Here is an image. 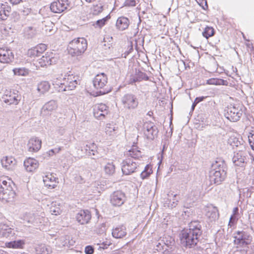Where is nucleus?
Returning a JSON list of instances; mask_svg holds the SVG:
<instances>
[{"instance_id": "f257e3e1", "label": "nucleus", "mask_w": 254, "mask_h": 254, "mask_svg": "<svg viewBox=\"0 0 254 254\" xmlns=\"http://www.w3.org/2000/svg\"><path fill=\"white\" fill-rule=\"evenodd\" d=\"M188 227L189 228L184 229L181 231L180 239L183 247L191 248L198 243L202 234V227L198 220L191 221Z\"/></svg>"}, {"instance_id": "f03ea898", "label": "nucleus", "mask_w": 254, "mask_h": 254, "mask_svg": "<svg viewBox=\"0 0 254 254\" xmlns=\"http://www.w3.org/2000/svg\"><path fill=\"white\" fill-rule=\"evenodd\" d=\"M227 167L223 160L215 161L213 162L209 171V179L211 184L218 185L223 182L227 174Z\"/></svg>"}, {"instance_id": "7ed1b4c3", "label": "nucleus", "mask_w": 254, "mask_h": 254, "mask_svg": "<svg viewBox=\"0 0 254 254\" xmlns=\"http://www.w3.org/2000/svg\"><path fill=\"white\" fill-rule=\"evenodd\" d=\"M108 77L104 73L97 74L93 78V84L94 88L98 90L99 95H104L109 93L111 89L108 87Z\"/></svg>"}, {"instance_id": "20e7f679", "label": "nucleus", "mask_w": 254, "mask_h": 254, "mask_svg": "<svg viewBox=\"0 0 254 254\" xmlns=\"http://www.w3.org/2000/svg\"><path fill=\"white\" fill-rule=\"evenodd\" d=\"M242 115V106L239 105H230L224 110L225 117L231 122H235L239 121Z\"/></svg>"}, {"instance_id": "39448f33", "label": "nucleus", "mask_w": 254, "mask_h": 254, "mask_svg": "<svg viewBox=\"0 0 254 254\" xmlns=\"http://www.w3.org/2000/svg\"><path fill=\"white\" fill-rule=\"evenodd\" d=\"M234 235V243L235 245L243 247L250 244L252 242V237L247 232L238 231Z\"/></svg>"}, {"instance_id": "423d86ee", "label": "nucleus", "mask_w": 254, "mask_h": 254, "mask_svg": "<svg viewBox=\"0 0 254 254\" xmlns=\"http://www.w3.org/2000/svg\"><path fill=\"white\" fill-rule=\"evenodd\" d=\"M122 102L124 108L128 110H134L138 105L136 96L130 93L125 94L122 98Z\"/></svg>"}, {"instance_id": "0eeeda50", "label": "nucleus", "mask_w": 254, "mask_h": 254, "mask_svg": "<svg viewBox=\"0 0 254 254\" xmlns=\"http://www.w3.org/2000/svg\"><path fill=\"white\" fill-rule=\"evenodd\" d=\"M144 134L148 139L153 140L157 136L158 129L151 122H146L143 125Z\"/></svg>"}, {"instance_id": "6e6552de", "label": "nucleus", "mask_w": 254, "mask_h": 254, "mask_svg": "<svg viewBox=\"0 0 254 254\" xmlns=\"http://www.w3.org/2000/svg\"><path fill=\"white\" fill-rule=\"evenodd\" d=\"M248 159L247 152L240 150L238 152L234 153L232 160L235 165L244 167L247 164Z\"/></svg>"}, {"instance_id": "1a4fd4ad", "label": "nucleus", "mask_w": 254, "mask_h": 254, "mask_svg": "<svg viewBox=\"0 0 254 254\" xmlns=\"http://www.w3.org/2000/svg\"><path fill=\"white\" fill-rule=\"evenodd\" d=\"M138 166L137 163L133 162L132 160L127 159L122 162V170L123 174L129 175L135 171Z\"/></svg>"}, {"instance_id": "9d476101", "label": "nucleus", "mask_w": 254, "mask_h": 254, "mask_svg": "<svg viewBox=\"0 0 254 254\" xmlns=\"http://www.w3.org/2000/svg\"><path fill=\"white\" fill-rule=\"evenodd\" d=\"M3 101L8 105H17L21 100L20 96L14 91H7L2 97Z\"/></svg>"}, {"instance_id": "9b49d317", "label": "nucleus", "mask_w": 254, "mask_h": 254, "mask_svg": "<svg viewBox=\"0 0 254 254\" xmlns=\"http://www.w3.org/2000/svg\"><path fill=\"white\" fill-rule=\"evenodd\" d=\"M125 200V194L121 190L115 191L110 196V202L114 206H121L124 204Z\"/></svg>"}, {"instance_id": "f8f14e48", "label": "nucleus", "mask_w": 254, "mask_h": 254, "mask_svg": "<svg viewBox=\"0 0 254 254\" xmlns=\"http://www.w3.org/2000/svg\"><path fill=\"white\" fill-rule=\"evenodd\" d=\"M67 0H57L51 4L50 9L54 13H60L67 8Z\"/></svg>"}, {"instance_id": "ddd939ff", "label": "nucleus", "mask_w": 254, "mask_h": 254, "mask_svg": "<svg viewBox=\"0 0 254 254\" xmlns=\"http://www.w3.org/2000/svg\"><path fill=\"white\" fill-rule=\"evenodd\" d=\"M108 113V107L104 104H99L94 107L93 114L96 118L101 119V118H104Z\"/></svg>"}, {"instance_id": "4468645a", "label": "nucleus", "mask_w": 254, "mask_h": 254, "mask_svg": "<svg viewBox=\"0 0 254 254\" xmlns=\"http://www.w3.org/2000/svg\"><path fill=\"white\" fill-rule=\"evenodd\" d=\"M91 218L90 212L88 210H81L76 216V220L82 225L88 223Z\"/></svg>"}, {"instance_id": "2eb2a0df", "label": "nucleus", "mask_w": 254, "mask_h": 254, "mask_svg": "<svg viewBox=\"0 0 254 254\" xmlns=\"http://www.w3.org/2000/svg\"><path fill=\"white\" fill-rule=\"evenodd\" d=\"M14 59V55L10 49H0V62L8 63Z\"/></svg>"}, {"instance_id": "dca6fc26", "label": "nucleus", "mask_w": 254, "mask_h": 254, "mask_svg": "<svg viewBox=\"0 0 254 254\" xmlns=\"http://www.w3.org/2000/svg\"><path fill=\"white\" fill-rule=\"evenodd\" d=\"M56 61L57 59L53 57L52 53L49 55L46 54L45 56H43L38 60V63L39 66L45 67L55 64Z\"/></svg>"}, {"instance_id": "f3484780", "label": "nucleus", "mask_w": 254, "mask_h": 254, "mask_svg": "<svg viewBox=\"0 0 254 254\" xmlns=\"http://www.w3.org/2000/svg\"><path fill=\"white\" fill-rule=\"evenodd\" d=\"M85 152L88 156H91L92 159H96V158H98L99 156H97L98 153L97 151V146L96 144L94 143H89L86 144L84 147Z\"/></svg>"}, {"instance_id": "a211bd4d", "label": "nucleus", "mask_w": 254, "mask_h": 254, "mask_svg": "<svg viewBox=\"0 0 254 254\" xmlns=\"http://www.w3.org/2000/svg\"><path fill=\"white\" fill-rule=\"evenodd\" d=\"M27 147L29 152H37L41 147V141L37 137H32L29 140Z\"/></svg>"}, {"instance_id": "6ab92c4d", "label": "nucleus", "mask_w": 254, "mask_h": 254, "mask_svg": "<svg viewBox=\"0 0 254 254\" xmlns=\"http://www.w3.org/2000/svg\"><path fill=\"white\" fill-rule=\"evenodd\" d=\"M16 193L13 187H9L7 190L0 194V199L6 202L12 201Z\"/></svg>"}, {"instance_id": "aec40b11", "label": "nucleus", "mask_w": 254, "mask_h": 254, "mask_svg": "<svg viewBox=\"0 0 254 254\" xmlns=\"http://www.w3.org/2000/svg\"><path fill=\"white\" fill-rule=\"evenodd\" d=\"M24 166L27 172H32L35 170L39 166L38 161L32 158H29L24 162Z\"/></svg>"}, {"instance_id": "412c9836", "label": "nucleus", "mask_w": 254, "mask_h": 254, "mask_svg": "<svg viewBox=\"0 0 254 254\" xmlns=\"http://www.w3.org/2000/svg\"><path fill=\"white\" fill-rule=\"evenodd\" d=\"M1 163L2 167L7 170H12L16 163L15 159L10 156H6L1 160Z\"/></svg>"}, {"instance_id": "4be33fe9", "label": "nucleus", "mask_w": 254, "mask_h": 254, "mask_svg": "<svg viewBox=\"0 0 254 254\" xmlns=\"http://www.w3.org/2000/svg\"><path fill=\"white\" fill-rule=\"evenodd\" d=\"M87 48V42L84 38L75 39L69 43L68 48Z\"/></svg>"}, {"instance_id": "5701e85b", "label": "nucleus", "mask_w": 254, "mask_h": 254, "mask_svg": "<svg viewBox=\"0 0 254 254\" xmlns=\"http://www.w3.org/2000/svg\"><path fill=\"white\" fill-rule=\"evenodd\" d=\"M57 178L52 174H49L43 179L45 185L49 189H54L57 186Z\"/></svg>"}, {"instance_id": "b1692460", "label": "nucleus", "mask_w": 254, "mask_h": 254, "mask_svg": "<svg viewBox=\"0 0 254 254\" xmlns=\"http://www.w3.org/2000/svg\"><path fill=\"white\" fill-rule=\"evenodd\" d=\"M112 234L115 238H122L127 235L126 228L123 225L119 226L113 229Z\"/></svg>"}, {"instance_id": "393cba45", "label": "nucleus", "mask_w": 254, "mask_h": 254, "mask_svg": "<svg viewBox=\"0 0 254 254\" xmlns=\"http://www.w3.org/2000/svg\"><path fill=\"white\" fill-rule=\"evenodd\" d=\"M14 234V231L8 225L1 223L0 224V235L5 238L12 237Z\"/></svg>"}, {"instance_id": "a878e982", "label": "nucleus", "mask_w": 254, "mask_h": 254, "mask_svg": "<svg viewBox=\"0 0 254 254\" xmlns=\"http://www.w3.org/2000/svg\"><path fill=\"white\" fill-rule=\"evenodd\" d=\"M148 77L146 74V73L137 70L135 69V73L134 75H133L131 76L130 78V81L131 83H135L136 82H139L141 81L142 80H148Z\"/></svg>"}, {"instance_id": "bb28decb", "label": "nucleus", "mask_w": 254, "mask_h": 254, "mask_svg": "<svg viewBox=\"0 0 254 254\" xmlns=\"http://www.w3.org/2000/svg\"><path fill=\"white\" fill-rule=\"evenodd\" d=\"M68 74L65 75L62 81L57 80L55 82V84L59 86L58 90L59 92L67 91V86H68Z\"/></svg>"}, {"instance_id": "cd10ccee", "label": "nucleus", "mask_w": 254, "mask_h": 254, "mask_svg": "<svg viewBox=\"0 0 254 254\" xmlns=\"http://www.w3.org/2000/svg\"><path fill=\"white\" fill-rule=\"evenodd\" d=\"M206 216L210 219L211 221H215L219 217L218 210L215 207H208Z\"/></svg>"}, {"instance_id": "c85d7f7f", "label": "nucleus", "mask_w": 254, "mask_h": 254, "mask_svg": "<svg viewBox=\"0 0 254 254\" xmlns=\"http://www.w3.org/2000/svg\"><path fill=\"white\" fill-rule=\"evenodd\" d=\"M116 26L120 30H124L127 28L129 25V20L125 17L118 18L116 22Z\"/></svg>"}, {"instance_id": "c756f323", "label": "nucleus", "mask_w": 254, "mask_h": 254, "mask_svg": "<svg viewBox=\"0 0 254 254\" xmlns=\"http://www.w3.org/2000/svg\"><path fill=\"white\" fill-rule=\"evenodd\" d=\"M35 251L37 254H50L52 252L51 247L45 244L37 245L35 248Z\"/></svg>"}, {"instance_id": "7c9ffc66", "label": "nucleus", "mask_w": 254, "mask_h": 254, "mask_svg": "<svg viewBox=\"0 0 254 254\" xmlns=\"http://www.w3.org/2000/svg\"><path fill=\"white\" fill-rule=\"evenodd\" d=\"M78 78L73 76L72 74H68V86H67V90L71 91L74 90L78 84H79V80H77Z\"/></svg>"}, {"instance_id": "2f4dec72", "label": "nucleus", "mask_w": 254, "mask_h": 254, "mask_svg": "<svg viewBox=\"0 0 254 254\" xmlns=\"http://www.w3.org/2000/svg\"><path fill=\"white\" fill-rule=\"evenodd\" d=\"M10 8L6 4L1 3L0 6V19L2 20L6 19L9 16Z\"/></svg>"}, {"instance_id": "473e14b6", "label": "nucleus", "mask_w": 254, "mask_h": 254, "mask_svg": "<svg viewBox=\"0 0 254 254\" xmlns=\"http://www.w3.org/2000/svg\"><path fill=\"white\" fill-rule=\"evenodd\" d=\"M50 88V84L48 81H43L39 83L37 85L38 91L42 94L48 92Z\"/></svg>"}, {"instance_id": "72a5a7b5", "label": "nucleus", "mask_w": 254, "mask_h": 254, "mask_svg": "<svg viewBox=\"0 0 254 254\" xmlns=\"http://www.w3.org/2000/svg\"><path fill=\"white\" fill-rule=\"evenodd\" d=\"M127 157H130L134 159H137L141 157V152L138 150L136 147H133L129 150L126 154Z\"/></svg>"}, {"instance_id": "f704fd0d", "label": "nucleus", "mask_w": 254, "mask_h": 254, "mask_svg": "<svg viewBox=\"0 0 254 254\" xmlns=\"http://www.w3.org/2000/svg\"><path fill=\"white\" fill-rule=\"evenodd\" d=\"M57 107V104L56 101L52 100L46 103L42 108V111H52Z\"/></svg>"}, {"instance_id": "c9c22d12", "label": "nucleus", "mask_w": 254, "mask_h": 254, "mask_svg": "<svg viewBox=\"0 0 254 254\" xmlns=\"http://www.w3.org/2000/svg\"><path fill=\"white\" fill-rule=\"evenodd\" d=\"M61 245L63 247H70L73 246L74 242L72 240L70 239V237L68 236H64L61 237L60 238Z\"/></svg>"}, {"instance_id": "e433bc0d", "label": "nucleus", "mask_w": 254, "mask_h": 254, "mask_svg": "<svg viewBox=\"0 0 254 254\" xmlns=\"http://www.w3.org/2000/svg\"><path fill=\"white\" fill-rule=\"evenodd\" d=\"M12 71L14 75L24 76L28 75L30 71L29 69L25 67L15 68Z\"/></svg>"}, {"instance_id": "4c0bfd02", "label": "nucleus", "mask_w": 254, "mask_h": 254, "mask_svg": "<svg viewBox=\"0 0 254 254\" xmlns=\"http://www.w3.org/2000/svg\"><path fill=\"white\" fill-rule=\"evenodd\" d=\"M14 187L12 182H7L5 180H0V194L7 190L9 187Z\"/></svg>"}, {"instance_id": "58836bf2", "label": "nucleus", "mask_w": 254, "mask_h": 254, "mask_svg": "<svg viewBox=\"0 0 254 254\" xmlns=\"http://www.w3.org/2000/svg\"><path fill=\"white\" fill-rule=\"evenodd\" d=\"M37 33L35 28L32 27H28L24 30V36L27 39H30L34 37Z\"/></svg>"}, {"instance_id": "ea45409f", "label": "nucleus", "mask_w": 254, "mask_h": 254, "mask_svg": "<svg viewBox=\"0 0 254 254\" xmlns=\"http://www.w3.org/2000/svg\"><path fill=\"white\" fill-rule=\"evenodd\" d=\"M50 211L52 214L58 215L61 214L62 210L56 202H53L50 207Z\"/></svg>"}, {"instance_id": "a19ab883", "label": "nucleus", "mask_w": 254, "mask_h": 254, "mask_svg": "<svg viewBox=\"0 0 254 254\" xmlns=\"http://www.w3.org/2000/svg\"><path fill=\"white\" fill-rule=\"evenodd\" d=\"M104 171L106 175H113L115 172V165L113 163H108L104 167Z\"/></svg>"}, {"instance_id": "79ce46f5", "label": "nucleus", "mask_w": 254, "mask_h": 254, "mask_svg": "<svg viewBox=\"0 0 254 254\" xmlns=\"http://www.w3.org/2000/svg\"><path fill=\"white\" fill-rule=\"evenodd\" d=\"M110 18L111 16L110 14H109L105 17L96 21V23L93 24V26H94V27L95 28L99 27L100 28H101L106 24L107 22L109 20V19Z\"/></svg>"}, {"instance_id": "37998d69", "label": "nucleus", "mask_w": 254, "mask_h": 254, "mask_svg": "<svg viewBox=\"0 0 254 254\" xmlns=\"http://www.w3.org/2000/svg\"><path fill=\"white\" fill-rule=\"evenodd\" d=\"M44 49H40V50H38V49H28L27 55L30 57H38L40 53L44 51Z\"/></svg>"}, {"instance_id": "c03bdc74", "label": "nucleus", "mask_w": 254, "mask_h": 254, "mask_svg": "<svg viewBox=\"0 0 254 254\" xmlns=\"http://www.w3.org/2000/svg\"><path fill=\"white\" fill-rule=\"evenodd\" d=\"M215 33V30L213 27L210 26H206L203 32L202 35L204 37L208 39L209 37L212 36Z\"/></svg>"}, {"instance_id": "a18cd8bd", "label": "nucleus", "mask_w": 254, "mask_h": 254, "mask_svg": "<svg viewBox=\"0 0 254 254\" xmlns=\"http://www.w3.org/2000/svg\"><path fill=\"white\" fill-rule=\"evenodd\" d=\"M86 49H67L68 53L72 57H76L81 55Z\"/></svg>"}, {"instance_id": "49530a36", "label": "nucleus", "mask_w": 254, "mask_h": 254, "mask_svg": "<svg viewBox=\"0 0 254 254\" xmlns=\"http://www.w3.org/2000/svg\"><path fill=\"white\" fill-rule=\"evenodd\" d=\"M24 244V242L22 240H18L10 242L7 243V247L12 248H20Z\"/></svg>"}, {"instance_id": "de8ad7c7", "label": "nucleus", "mask_w": 254, "mask_h": 254, "mask_svg": "<svg viewBox=\"0 0 254 254\" xmlns=\"http://www.w3.org/2000/svg\"><path fill=\"white\" fill-rule=\"evenodd\" d=\"M225 81L222 79L211 78L207 80V83L213 85H224Z\"/></svg>"}, {"instance_id": "09e8293b", "label": "nucleus", "mask_w": 254, "mask_h": 254, "mask_svg": "<svg viewBox=\"0 0 254 254\" xmlns=\"http://www.w3.org/2000/svg\"><path fill=\"white\" fill-rule=\"evenodd\" d=\"M229 143L233 147H238L241 144V142L235 137H231L229 139Z\"/></svg>"}, {"instance_id": "8fccbe9b", "label": "nucleus", "mask_w": 254, "mask_h": 254, "mask_svg": "<svg viewBox=\"0 0 254 254\" xmlns=\"http://www.w3.org/2000/svg\"><path fill=\"white\" fill-rule=\"evenodd\" d=\"M103 10V6H99L96 5L94 6L93 8V14L94 15H98L99 13L102 12Z\"/></svg>"}, {"instance_id": "3c124183", "label": "nucleus", "mask_w": 254, "mask_h": 254, "mask_svg": "<svg viewBox=\"0 0 254 254\" xmlns=\"http://www.w3.org/2000/svg\"><path fill=\"white\" fill-rule=\"evenodd\" d=\"M249 142L252 147V149L254 150V131L251 132L248 136Z\"/></svg>"}, {"instance_id": "603ef678", "label": "nucleus", "mask_w": 254, "mask_h": 254, "mask_svg": "<svg viewBox=\"0 0 254 254\" xmlns=\"http://www.w3.org/2000/svg\"><path fill=\"white\" fill-rule=\"evenodd\" d=\"M218 68V64L215 61H211L209 64V69L210 72H213L216 71Z\"/></svg>"}, {"instance_id": "864d4df0", "label": "nucleus", "mask_w": 254, "mask_h": 254, "mask_svg": "<svg viewBox=\"0 0 254 254\" xmlns=\"http://www.w3.org/2000/svg\"><path fill=\"white\" fill-rule=\"evenodd\" d=\"M136 0H126L124 2L125 6H135L136 4Z\"/></svg>"}, {"instance_id": "5fc2aeb1", "label": "nucleus", "mask_w": 254, "mask_h": 254, "mask_svg": "<svg viewBox=\"0 0 254 254\" xmlns=\"http://www.w3.org/2000/svg\"><path fill=\"white\" fill-rule=\"evenodd\" d=\"M187 65L186 63L183 61H181L178 63V68L179 70L183 71L187 69Z\"/></svg>"}, {"instance_id": "6e6d98bb", "label": "nucleus", "mask_w": 254, "mask_h": 254, "mask_svg": "<svg viewBox=\"0 0 254 254\" xmlns=\"http://www.w3.org/2000/svg\"><path fill=\"white\" fill-rule=\"evenodd\" d=\"M94 252V248L91 246H87L85 248V253L86 254H93Z\"/></svg>"}, {"instance_id": "4d7b16f0", "label": "nucleus", "mask_w": 254, "mask_h": 254, "mask_svg": "<svg viewBox=\"0 0 254 254\" xmlns=\"http://www.w3.org/2000/svg\"><path fill=\"white\" fill-rule=\"evenodd\" d=\"M61 150V148H55L50 150L47 153L49 154V156H53L56 153H58Z\"/></svg>"}, {"instance_id": "13d9d810", "label": "nucleus", "mask_w": 254, "mask_h": 254, "mask_svg": "<svg viewBox=\"0 0 254 254\" xmlns=\"http://www.w3.org/2000/svg\"><path fill=\"white\" fill-rule=\"evenodd\" d=\"M133 49H129L128 50H127L124 52V53H122L121 55V57L126 58L132 52Z\"/></svg>"}, {"instance_id": "bf43d9fd", "label": "nucleus", "mask_w": 254, "mask_h": 254, "mask_svg": "<svg viewBox=\"0 0 254 254\" xmlns=\"http://www.w3.org/2000/svg\"><path fill=\"white\" fill-rule=\"evenodd\" d=\"M133 49H129L128 50H127L124 52V53H122L121 55V57L126 58L132 52Z\"/></svg>"}, {"instance_id": "052dcab7", "label": "nucleus", "mask_w": 254, "mask_h": 254, "mask_svg": "<svg viewBox=\"0 0 254 254\" xmlns=\"http://www.w3.org/2000/svg\"><path fill=\"white\" fill-rule=\"evenodd\" d=\"M206 98H207V96H201V97H196L195 99L194 102H195V103H196L197 104L198 103L203 101Z\"/></svg>"}, {"instance_id": "680f3d73", "label": "nucleus", "mask_w": 254, "mask_h": 254, "mask_svg": "<svg viewBox=\"0 0 254 254\" xmlns=\"http://www.w3.org/2000/svg\"><path fill=\"white\" fill-rule=\"evenodd\" d=\"M143 171L146 173H148L149 174L152 173V169L149 165H147Z\"/></svg>"}, {"instance_id": "e2e57ef3", "label": "nucleus", "mask_w": 254, "mask_h": 254, "mask_svg": "<svg viewBox=\"0 0 254 254\" xmlns=\"http://www.w3.org/2000/svg\"><path fill=\"white\" fill-rule=\"evenodd\" d=\"M150 174H149L148 173H146L145 172L142 171L140 174V177L142 179L144 180L145 179H146L148 178Z\"/></svg>"}, {"instance_id": "0e129e2a", "label": "nucleus", "mask_w": 254, "mask_h": 254, "mask_svg": "<svg viewBox=\"0 0 254 254\" xmlns=\"http://www.w3.org/2000/svg\"><path fill=\"white\" fill-rule=\"evenodd\" d=\"M199 5L204 10L208 8V5L206 0L204 2H202L200 4H199Z\"/></svg>"}, {"instance_id": "69168bd1", "label": "nucleus", "mask_w": 254, "mask_h": 254, "mask_svg": "<svg viewBox=\"0 0 254 254\" xmlns=\"http://www.w3.org/2000/svg\"><path fill=\"white\" fill-rule=\"evenodd\" d=\"M239 214V209L238 207L234 208L233 210V215L237 216Z\"/></svg>"}, {"instance_id": "338daca9", "label": "nucleus", "mask_w": 254, "mask_h": 254, "mask_svg": "<svg viewBox=\"0 0 254 254\" xmlns=\"http://www.w3.org/2000/svg\"><path fill=\"white\" fill-rule=\"evenodd\" d=\"M12 4H17L20 3L22 0H9Z\"/></svg>"}, {"instance_id": "774afa93", "label": "nucleus", "mask_w": 254, "mask_h": 254, "mask_svg": "<svg viewBox=\"0 0 254 254\" xmlns=\"http://www.w3.org/2000/svg\"><path fill=\"white\" fill-rule=\"evenodd\" d=\"M236 219H238L237 216L232 215L230 219V223L234 222Z\"/></svg>"}]
</instances>
